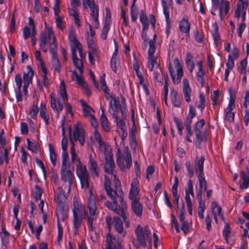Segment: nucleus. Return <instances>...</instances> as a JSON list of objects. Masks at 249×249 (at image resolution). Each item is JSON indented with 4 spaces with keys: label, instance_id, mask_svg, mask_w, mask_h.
Instances as JSON below:
<instances>
[{
    "label": "nucleus",
    "instance_id": "1",
    "mask_svg": "<svg viewBox=\"0 0 249 249\" xmlns=\"http://www.w3.org/2000/svg\"><path fill=\"white\" fill-rule=\"evenodd\" d=\"M71 161L74 162L77 160L78 163L76 165V173L79 178L81 187L83 189H89V196L87 198V226L89 231H94L97 227V217L99 212L96 202V196L93 194L92 186L89 185V176L86 166L82 165L79 159H77L74 148L73 141H71Z\"/></svg>",
    "mask_w": 249,
    "mask_h": 249
},
{
    "label": "nucleus",
    "instance_id": "2",
    "mask_svg": "<svg viewBox=\"0 0 249 249\" xmlns=\"http://www.w3.org/2000/svg\"><path fill=\"white\" fill-rule=\"evenodd\" d=\"M116 186H118V189L115 194H113L114 198H110L113 202L107 201L104 202L105 205L109 209L113 211L119 215L123 214V212L126 209V205L124 200V194L122 188H120V183L117 181Z\"/></svg>",
    "mask_w": 249,
    "mask_h": 249
},
{
    "label": "nucleus",
    "instance_id": "3",
    "mask_svg": "<svg viewBox=\"0 0 249 249\" xmlns=\"http://www.w3.org/2000/svg\"><path fill=\"white\" fill-rule=\"evenodd\" d=\"M100 150L104 152L105 163L104 165V171L108 174L116 175L115 172V164L113 159V154L111 148L105 141H98Z\"/></svg>",
    "mask_w": 249,
    "mask_h": 249
},
{
    "label": "nucleus",
    "instance_id": "4",
    "mask_svg": "<svg viewBox=\"0 0 249 249\" xmlns=\"http://www.w3.org/2000/svg\"><path fill=\"white\" fill-rule=\"evenodd\" d=\"M85 207L83 206L76 199H74L73 202L72 212V226L73 232L77 234L79 228L81 227L83 220L85 217L84 211Z\"/></svg>",
    "mask_w": 249,
    "mask_h": 249
},
{
    "label": "nucleus",
    "instance_id": "5",
    "mask_svg": "<svg viewBox=\"0 0 249 249\" xmlns=\"http://www.w3.org/2000/svg\"><path fill=\"white\" fill-rule=\"evenodd\" d=\"M135 233L136 235L137 240L139 242V247H146L147 242L151 247L152 245L151 232L147 225L144 227L139 225L137 226Z\"/></svg>",
    "mask_w": 249,
    "mask_h": 249
},
{
    "label": "nucleus",
    "instance_id": "6",
    "mask_svg": "<svg viewBox=\"0 0 249 249\" xmlns=\"http://www.w3.org/2000/svg\"><path fill=\"white\" fill-rule=\"evenodd\" d=\"M116 155L117 162L120 168L123 171L129 169L132 165V156L128 147H125L123 150L118 148Z\"/></svg>",
    "mask_w": 249,
    "mask_h": 249
},
{
    "label": "nucleus",
    "instance_id": "7",
    "mask_svg": "<svg viewBox=\"0 0 249 249\" xmlns=\"http://www.w3.org/2000/svg\"><path fill=\"white\" fill-rule=\"evenodd\" d=\"M174 64L177 70V78L174 70L172 64L170 62L167 65L168 70L172 79L173 82L175 84H178L180 82L181 78L183 75V68L180 64L178 58H176L174 60Z\"/></svg>",
    "mask_w": 249,
    "mask_h": 249
},
{
    "label": "nucleus",
    "instance_id": "8",
    "mask_svg": "<svg viewBox=\"0 0 249 249\" xmlns=\"http://www.w3.org/2000/svg\"><path fill=\"white\" fill-rule=\"evenodd\" d=\"M61 179L64 183L65 189L67 188V191L70 192L74 176L73 173L70 170V167H61L60 170Z\"/></svg>",
    "mask_w": 249,
    "mask_h": 249
},
{
    "label": "nucleus",
    "instance_id": "9",
    "mask_svg": "<svg viewBox=\"0 0 249 249\" xmlns=\"http://www.w3.org/2000/svg\"><path fill=\"white\" fill-rule=\"evenodd\" d=\"M205 121L203 119L198 121L195 125V133L196 137V140H205L208 139V134L206 129L204 130L203 127L205 125Z\"/></svg>",
    "mask_w": 249,
    "mask_h": 249
},
{
    "label": "nucleus",
    "instance_id": "10",
    "mask_svg": "<svg viewBox=\"0 0 249 249\" xmlns=\"http://www.w3.org/2000/svg\"><path fill=\"white\" fill-rule=\"evenodd\" d=\"M113 180L114 183L115 189H113L111 186V182L109 178L107 176H105V181H104V188L106 191L107 194L110 198H114V196H113V194H115L117 189H118V186H116L117 181H118L120 183V187L121 188V184L120 180L118 179L116 175H114Z\"/></svg>",
    "mask_w": 249,
    "mask_h": 249
},
{
    "label": "nucleus",
    "instance_id": "11",
    "mask_svg": "<svg viewBox=\"0 0 249 249\" xmlns=\"http://www.w3.org/2000/svg\"><path fill=\"white\" fill-rule=\"evenodd\" d=\"M161 4L163 8V13L164 15L166 21V30L165 33L167 36H168L170 33V30L171 28V21L170 19V3H169L167 0H161Z\"/></svg>",
    "mask_w": 249,
    "mask_h": 249
},
{
    "label": "nucleus",
    "instance_id": "12",
    "mask_svg": "<svg viewBox=\"0 0 249 249\" xmlns=\"http://www.w3.org/2000/svg\"><path fill=\"white\" fill-rule=\"evenodd\" d=\"M11 147L6 143V141H0V165L4 162L6 164H9V153Z\"/></svg>",
    "mask_w": 249,
    "mask_h": 249
},
{
    "label": "nucleus",
    "instance_id": "13",
    "mask_svg": "<svg viewBox=\"0 0 249 249\" xmlns=\"http://www.w3.org/2000/svg\"><path fill=\"white\" fill-rule=\"evenodd\" d=\"M109 98H111V100L109 103V108L108 111L112 115L113 117L115 118L116 120H118L119 105L118 103V101L116 99L115 96H106L107 100H109Z\"/></svg>",
    "mask_w": 249,
    "mask_h": 249
},
{
    "label": "nucleus",
    "instance_id": "14",
    "mask_svg": "<svg viewBox=\"0 0 249 249\" xmlns=\"http://www.w3.org/2000/svg\"><path fill=\"white\" fill-rule=\"evenodd\" d=\"M140 191L139 181L137 178L133 179L129 192V198L130 200L140 199L139 194Z\"/></svg>",
    "mask_w": 249,
    "mask_h": 249
},
{
    "label": "nucleus",
    "instance_id": "15",
    "mask_svg": "<svg viewBox=\"0 0 249 249\" xmlns=\"http://www.w3.org/2000/svg\"><path fill=\"white\" fill-rule=\"evenodd\" d=\"M67 102L61 101L60 99H57L56 101L55 98L53 96V94L51 95V107L56 114L57 118L59 117V112L64 108V105H66Z\"/></svg>",
    "mask_w": 249,
    "mask_h": 249
},
{
    "label": "nucleus",
    "instance_id": "16",
    "mask_svg": "<svg viewBox=\"0 0 249 249\" xmlns=\"http://www.w3.org/2000/svg\"><path fill=\"white\" fill-rule=\"evenodd\" d=\"M70 140H85L84 130L78 124L74 125L72 133L70 129Z\"/></svg>",
    "mask_w": 249,
    "mask_h": 249
},
{
    "label": "nucleus",
    "instance_id": "17",
    "mask_svg": "<svg viewBox=\"0 0 249 249\" xmlns=\"http://www.w3.org/2000/svg\"><path fill=\"white\" fill-rule=\"evenodd\" d=\"M48 34L49 39L51 40L52 39L50 49V52L51 53L52 56L57 55V45L56 38L54 36L53 31L51 27H49L48 28Z\"/></svg>",
    "mask_w": 249,
    "mask_h": 249
},
{
    "label": "nucleus",
    "instance_id": "18",
    "mask_svg": "<svg viewBox=\"0 0 249 249\" xmlns=\"http://www.w3.org/2000/svg\"><path fill=\"white\" fill-rule=\"evenodd\" d=\"M89 170L93 179L98 178L99 176V168L98 164L92 155L89 157Z\"/></svg>",
    "mask_w": 249,
    "mask_h": 249
},
{
    "label": "nucleus",
    "instance_id": "19",
    "mask_svg": "<svg viewBox=\"0 0 249 249\" xmlns=\"http://www.w3.org/2000/svg\"><path fill=\"white\" fill-rule=\"evenodd\" d=\"M179 29L183 34H186V37H189L191 29V24L186 18H183L179 22Z\"/></svg>",
    "mask_w": 249,
    "mask_h": 249
},
{
    "label": "nucleus",
    "instance_id": "20",
    "mask_svg": "<svg viewBox=\"0 0 249 249\" xmlns=\"http://www.w3.org/2000/svg\"><path fill=\"white\" fill-rule=\"evenodd\" d=\"M133 68L136 72V75L139 80V84H142L144 82V78L142 73L140 71V66L138 59L136 56V54L133 53Z\"/></svg>",
    "mask_w": 249,
    "mask_h": 249
},
{
    "label": "nucleus",
    "instance_id": "21",
    "mask_svg": "<svg viewBox=\"0 0 249 249\" xmlns=\"http://www.w3.org/2000/svg\"><path fill=\"white\" fill-rule=\"evenodd\" d=\"M114 228L118 234L124 237L126 235V231L124 230L122 220L118 217H114L113 219Z\"/></svg>",
    "mask_w": 249,
    "mask_h": 249
},
{
    "label": "nucleus",
    "instance_id": "22",
    "mask_svg": "<svg viewBox=\"0 0 249 249\" xmlns=\"http://www.w3.org/2000/svg\"><path fill=\"white\" fill-rule=\"evenodd\" d=\"M182 90L186 102L189 103L191 100V96L192 90L190 86L189 81L187 78H184L183 80Z\"/></svg>",
    "mask_w": 249,
    "mask_h": 249
},
{
    "label": "nucleus",
    "instance_id": "23",
    "mask_svg": "<svg viewBox=\"0 0 249 249\" xmlns=\"http://www.w3.org/2000/svg\"><path fill=\"white\" fill-rule=\"evenodd\" d=\"M231 8V3L229 1L220 3L218 7L219 18L221 20L224 19V16L229 14Z\"/></svg>",
    "mask_w": 249,
    "mask_h": 249
},
{
    "label": "nucleus",
    "instance_id": "24",
    "mask_svg": "<svg viewBox=\"0 0 249 249\" xmlns=\"http://www.w3.org/2000/svg\"><path fill=\"white\" fill-rule=\"evenodd\" d=\"M131 209L138 217H141L142 214L143 206L140 202V199L132 200Z\"/></svg>",
    "mask_w": 249,
    "mask_h": 249
},
{
    "label": "nucleus",
    "instance_id": "25",
    "mask_svg": "<svg viewBox=\"0 0 249 249\" xmlns=\"http://www.w3.org/2000/svg\"><path fill=\"white\" fill-rule=\"evenodd\" d=\"M115 122L116 123L117 126L119 130V132L120 134L122 133V140H124L127 135L124 121L122 119H119L118 118V120H115Z\"/></svg>",
    "mask_w": 249,
    "mask_h": 249
},
{
    "label": "nucleus",
    "instance_id": "26",
    "mask_svg": "<svg viewBox=\"0 0 249 249\" xmlns=\"http://www.w3.org/2000/svg\"><path fill=\"white\" fill-rule=\"evenodd\" d=\"M69 40L71 45V52L73 50H75V48H77L78 46L81 45L78 40L76 35L72 30L69 31Z\"/></svg>",
    "mask_w": 249,
    "mask_h": 249
},
{
    "label": "nucleus",
    "instance_id": "27",
    "mask_svg": "<svg viewBox=\"0 0 249 249\" xmlns=\"http://www.w3.org/2000/svg\"><path fill=\"white\" fill-rule=\"evenodd\" d=\"M241 181L239 183V188L244 190L248 188L249 186V174L244 171L241 172Z\"/></svg>",
    "mask_w": 249,
    "mask_h": 249
},
{
    "label": "nucleus",
    "instance_id": "28",
    "mask_svg": "<svg viewBox=\"0 0 249 249\" xmlns=\"http://www.w3.org/2000/svg\"><path fill=\"white\" fill-rule=\"evenodd\" d=\"M71 52L72 60L74 66L77 69L80 73H83V64L82 61L79 59L77 54H75V51L73 50Z\"/></svg>",
    "mask_w": 249,
    "mask_h": 249
},
{
    "label": "nucleus",
    "instance_id": "29",
    "mask_svg": "<svg viewBox=\"0 0 249 249\" xmlns=\"http://www.w3.org/2000/svg\"><path fill=\"white\" fill-rule=\"evenodd\" d=\"M170 97L173 106L176 107H179L181 106V101L178 97V91L173 89H171Z\"/></svg>",
    "mask_w": 249,
    "mask_h": 249
},
{
    "label": "nucleus",
    "instance_id": "30",
    "mask_svg": "<svg viewBox=\"0 0 249 249\" xmlns=\"http://www.w3.org/2000/svg\"><path fill=\"white\" fill-rule=\"evenodd\" d=\"M185 64L186 68L191 73H192L195 69V62L191 53L187 52L185 57Z\"/></svg>",
    "mask_w": 249,
    "mask_h": 249
},
{
    "label": "nucleus",
    "instance_id": "31",
    "mask_svg": "<svg viewBox=\"0 0 249 249\" xmlns=\"http://www.w3.org/2000/svg\"><path fill=\"white\" fill-rule=\"evenodd\" d=\"M27 72H24L23 80L24 84H29L32 80V77L34 75V71L30 66L26 67Z\"/></svg>",
    "mask_w": 249,
    "mask_h": 249
},
{
    "label": "nucleus",
    "instance_id": "32",
    "mask_svg": "<svg viewBox=\"0 0 249 249\" xmlns=\"http://www.w3.org/2000/svg\"><path fill=\"white\" fill-rule=\"evenodd\" d=\"M213 30L211 31L212 36L214 43H216L220 39V35L219 32V26L216 22L212 24Z\"/></svg>",
    "mask_w": 249,
    "mask_h": 249
},
{
    "label": "nucleus",
    "instance_id": "33",
    "mask_svg": "<svg viewBox=\"0 0 249 249\" xmlns=\"http://www.w3.org/2000/svg\"><path fill=\"white\" fill-rule=\"evenodd\" d=\"M212 213L213 215H218L222 220H224V217L222 213V208L217 204V202H212Z\"/></svg>",
    "mask_w": 249,
    "mask_h": 249
},
{
    "label": "nucleus",
    "instance_id": "34",
    "mask_svg": "<svg viewBox=\"0 0 249 249\" xmlns=\"http://www.w3.org/2000/svg\"><path fill=\"white\" fill-rule=\"evenodd\" d=\"M190 195L194 196L193 183L191 179H189L187 183V188L185 189V200H191Z\"/></svg>",
    "mask_w": 249,
    "mask_h": 249
},
{
    "label": "nucleus",
    "instance_id": "35",
    "mask_svg": "<svg viewBox=\"0 0 249 249\" xmlns=\"http://www.w3.org/2000/svg\"><path fill=\"white\" fill-rule=\"evenodd\" d=\"M230 99L227 107L224 109L225 110L228 111H232L235 107V94L232 93L231 89L229 90Z\"/></svg>",
    "mask_w": 249,
    "mask_h": 249
},
{
    "label": "nucleus",
    "instance_id": "36",
    "mask_svg": "<svg viewBox=\"0 0 249 249\" xmlns=\"http://www.w3.org/2000/svg\"><path fill=\"white\" fill-rule=\"evenodd\" d=\"M68 96L66 91V87L65 84L61 82L60 87V90L58 94V99H60L61 101L67 102Z\"/></svg>",
    "mask_w": 249,
    "mask_h": 249
},
{
    "label": "nucleus",
    "instance_id": "37",
    "mask_svg": "<svg viewBox=\"0 0 249 249\" xmlns=\"http://www.w3.org/2000/svg\"><path fill=\"white\" fill-rule=\"evenodd\" d=\"M140 20L142 26V31L147 30L149 28V22L147 17L143 10L141 12Z\"/></svg>",
    "mask_w": 249,
    "mask_h": 249
},
{
    "label": "nucleus",
    "instance_id": "38",
    "mask_svg": "<svg viewBox=\"0 0 249 249\" xmlns=\"http://www.w3.org/2000/svg\"><path fill=\"white\" fill-rule=\"evenodd\" d=\"M100 123L102 128L106 132L110 131V127L109 122L106 115H101L100 117Z\"/></svg>",
    "mask_w": 249,
    "mask_h": 249
},
{
    "label": "nucleus",
    "instance_id": "39",
    "mask_svg": "<svg viewBox=\"0 0 249 249\" xmlns=\"http://www.w3.org/2000/svg\"><path fill=\"white\" fill-rule=\"evenodd\" d=\"M52 63L54 71L60 73L61 66L58 55L52 56Z\"/></svg>",
    "mask_w": 249,
    "mask_h": 249
},
{
    "label": "nucleus",
    "instance_id": "40",
    "mask_svg": "<svg viewBox=\"0 0 249 249\" xmlns=\"http://www.w3.org/2000/svg\"><path fill=\"white\" fill-rule=\"evenodd\" d=\"M205 158L203 156H201L199 160H197L196 163V172L198 174H203L204 162Z\"/></svg>",
    "mask_w": 249,
    "mask_h": 249
},
{
    "label": "nucleus",
    "instance_id": "41",
    "mask_svg": "<svg viewBox=\"0 0 249 249\" xmlns=\"http://www.w3.org/2000/svg\"><path fill=\"white\" fill-rule=\"evenodd\" d=\"M247 64L248 62L247 58L241 60L240 63V66L237 68L238 71L240 74H246Z\"/></svg>",
    "mask_w": 249,
    "mask_h": 249
},
{
    "label": "nucleus",
    "instance_id": "42",
    "mask_svg": "<svg viewBox=\"0 0 249 249\" xmlns=\"http://www.w3.org/2000/svg\"><path fill=\"white\" fill-rule=\"evenodd\" d=\"M49 148L50 160L53 165L54 166L56 164L57 156L53 146L51 143L49 144Z\"/></svg>",
    "mask_w": 249,
    "mask_h": 249
},
{
    "label": "nucleus",
    "instance_id": "43",
    "mask_svg": "<svg viewBox=\"0 0 249 249\" xmlns=\"http://www.w3.org/2000/svg\"><path fill=\"white\" fill-rule=\"evenodd\" d=\"M173 119L178 129V134L181 135L182 134V130L184 128L181 120L177 117H174Z\"/></svg>",
    "mask_w": 249,
    "mask_h": 249
},
{
    "label": "nucleus",
    "instance_id": "44",
    "mask_svg": "<svg viewBox=\"0 0 249 249\" xmlns=\"http://www.w3.org/2000/svg\"><path fill=\"white\" fill-rule=\"evenodd\" d=\"M28 148L34 153H37L39 151L38 142L28 141Z\"/></svg>",
    "mask_w": 249,
    "mask_h": 249
},
{
    "label": "nucleus",
    "instance_id": "45",
    "mask_svg": "<svg viewBox=\"0 0 249 249\" xmlns=\"http://www.w3.org/2000/svg\"><path fill=\"white\" fill-rule=\"evenodd\" d=\"M90 10V15L92 17L94 18V20H97L99 17V7L96 4H92V6L89 7Z\"/></svg>",
    "mask_w": 249,
    "mask_h": 249
},
{
    "label": "nucleus",
    "instance_id": "46",
    "mask_svg": "<svg viewBox=\"0 0 249 249\" xmlns=\"http://www.w3.org/2000/svg\"><path fill=\"white\" fill-rule=\"evenodd\" d=\"M235 113L232 111H228L224 110V120L229 123L234 122Z\"/></svg>",
    "mask_w": 249,
    "mask_h": 249
},
{
    "label": "nucleus",
    "instance_id": "47",
    "mask_svg": "<svg viewBox=\"0 0 249 249\" xmlns=\"http://www.w3.org/2000/svg\"><path fill=\"white\" fill-rule=\"evenodd\" d=\"M246 2H247L248 6L249 5V1L248 0H246L244 1H242L241 4H237V8L235 11V14H234V17L237 18H239L241 14H242V13L243 12L244 10L242 9V6L244 3H246Z\"/></svg>",
    "mask_w": 249,
    "mask_h": 249
},
{
    "label": "nucleus",
    "instance_id": "48",
    "mask_svg": "<svg viewBox=\"0 0 249 249\" xmlns=\"http://www.w3.org/2000/svg\"><path fill=\"white\" fill-rule=\"evenodd\" d=\"M157 57L155 56H148L147 67L149 70L152 71L156 64H157Z\"/></svg>",
    "mask_w": 249,
    "mask_h": 249
},
{
    "label": "nucleus",
    "instance_id": "49",
    "mask_svg": "<svg viewBox=\"0 0 249 249\" xmlns=\"http://www.w3.org/2000/svg\"><path fill=\"white\" fill-rule=\"evenodd\" d=\"M110 29V22L105 21L104 25L102 30L101 37L103 39L106 40L107 38L108 32Z\"/></svg>",
    "mask_w": 249,
    "mask_h": 249
},
{
    "label": "nucleus",
    "instance_id": "50",
    "mask_svg": "<svg viewBox=\"0 0 249 249\" xmlns=\"http://www.w3.org/2000/svg\"><path fill=\"white\" fill-rule=\"evenodd\" d=\"M156 44L154 40H149V49L148 51V56H155L156 52Z\"/></svg>",
    "mask_w": 249,
    "mask_h": 249
},
{
    "label": "nucleus",
    "instance_id": "51",
    "mask_svg": "<svg viewBox=\"0 0 249 249\" xmlns=\"http://www.w3.org/2000/svg\"><path fill=\"white\" fill-rule=\"evenodd\" d=\"M42 194V190L38 185L35 186V190L33 193L34 198L36 201H37L40 200Z\"/></svg>",
    "mask_w": 249,
    "mask_h": 249
},
{
    "label": "nucleus",
    "instance_id": "52",
    "mask_svg": "<svg viewBox=\"0 0 249 249\" xmlns=\"http://www.w3.org/2000/svg\"><path fill=\"white\" fill-rule=\"evenodd\" d=\"M194 36L196 41L198 43H201L204 41L203 33L199 32L197 29L194 32Z\"/></svg>",
    "mask_w": 249,
    "mask_h": 249
},
{
    "label": "nucleus",
    "instance_id": "53",
    "mask_svg": "<svg viewBox=\"0 0 249 249\" xmlns=\"http://www.w3.org/2000/svg\"><path fill=\"white\" fill-rule=\"evenodd\" d=\"M39 115L40 117L44 120V123L46 125L50 124V117L47 112V110H40Z\"/></svg>",
    "mask_w": 249,
    "mask_h": 249
},
{
    "label": "nucleus",
    "instance_id": "54",
    "mask_svg": "<svg viewBox=\"0 0 249 249\" xmlns=\"http://www.w3.org/2000/svg\"><path fill=\"white\" fill-rule=\"evenodd\" d=\"M39 111V108L37 106V103L34 104L31 109L29 115L33 119H36L37 117Z\"/></svg>",
    "mask_w": 249,
    "mask_h": 249
},
{
    "label": "nucleus",
    "instance_id": "55",
    "mask_svg": "<svg viewBox=\"0 0 249 249\" xmlns=\"http://www.w3.org/2000/svg\"><path fill=\"white\" fill-rule=\"evenodd\" d=\"M198 215L200 219L204 218V213L206 209L204 202H199Z\"/></svg>",
    "mask_w": 249,
    "mask_h": 249
},
{
    "label": "nucleus",
    "instance_id": "56",
    "mask_svg": "<svg viewBox=\"0 0 249 249\" xmlns=\"http://www.w3.org/2000/svg\"><path fill=\"white\" fill-rule=\"evenodd\" d=\"M199 102L197 108L201 109L202 111L206 106L205 97L203 93H200L199 95Z\"/></svg>",
    "mask_w": 249,
    "mask_h": 249
},
{
    "label": "nucleus",
    "instance_id": "57",
    "mask_svg": "<svg viewBox=\"0 0 249 249\" xmlns=\"http://www.w3.org/2000/svg\"><path fill=\"white\" fill-rule=\"evenodd\" d=\"M115 237H113V236H112L110 233H108L107 235V237H106V242H107L106 247L115 248L114 243V241H115Z\"/></svg>",
    "mask_w": 249,
    "mask_h": 249
},
{
    "label": "nucleus",
    "instance_id": "58",
    "mask_svg": "<svg viewBox=\"0 0 249 249\" xmlns=\"http://www.w3.org/2000/svg\"><path fill=\"white\" fill-rule=\"evenodd\" d=\"M70 15L72 16L74 18V21L76 26L79 27L81 26L80 19L79 18V15L77 9L72 10V13Z\"/></svg>",
    "mask_w": 249,
    "mask_h": 249
},
{
    "label": "nucleus",
    "instance_id": "59",
    "mask_svg": "<svg viewBox=\"0 0 249 249\" xmlns=\"http://www.w3.org/2000/svg\"><path fill=\"white\" fill-rule=\"evenodd\" d=\"M185 166L188 176L190 178H192L194 175V167L193 165L191 164L190 162L188 161L186 162Z\"/></svg>",
    "mask_w": 249,
    "mask_h": 249
},
{
    "label": "nucleus",
    "instance_id": "60",
    "mask_svg": "<svg viewBox=\"0 0 249 249\" xmlns=\"http://www.w3.org/2000/svg\"><path fill=\"white\" fill-rule=\"evenodd\" d=\"M118 62V58L111 57L110 59V67L112 71L115 72H117V64Z\"/></svg>",
    "mask_w": 249,
    "mask_h": 249
},
{
    "label": "nucleus",
    "instance_id": "61",
    "mask_svg": "<svg viewBox=\"0 0 249 249\" xmlns=\"http://www.w3.org/2000/svg\"><path fill=\"white\" fill-rule=\"evenodd\" d=\"M62 161L61 167H69V165L67 164V161L69 159V155L67 151H62Z\"/></svg>",
    "mask_w": 249,
    "mask_h": 249
},
{
    "label": "nucleus",
    "instance_id": "62",
    "mask_svg": "<svg viewBox=\"0 0 249 249\" xmlns=\"http://www.w3.org/2000/svg\"><path fill=\"white\" fill-rule=\"evenodd\" d=\"M57 229H58V233L57 236V240L58 243L60 242L63 238V228L61 225L60 224L59 221H57Z\"/></svg>",
    "mask_w": 249,
    "mask_h": 249
},
{
    "label": "nucleus",
    "instance_id": "63",
    "mask_svg": "<svg viewBox=\"0 0 249 249\" xmlns=\"http://www.w3.org/2000/svg\"><path fill=\"white\" fill-rule=\"evenodd\" d=\"M55 23L56 27L61 31H63L64 26L63 25L62 17L58 16L55 18Z\"/></svg>",
    "mask_w": 249,
    "mask_h": 249
},
{
    "label": "nucleus",
    "instance_id": "64",
    "mask_svg": "<svg viewBox=\"0 0 249 249\" xmlns=\"http://www.w3.org/2000/svg\"><path fill=\"white\" fill-rule=\"evenodd\" d=\"M234 60L232 58L231 55L229 54L228 57V62L226 64L227 67L232 69L234 67Z\"/></svg>",
    "mask_w": 249,
    "mask_h": 249
}]
</instances>
